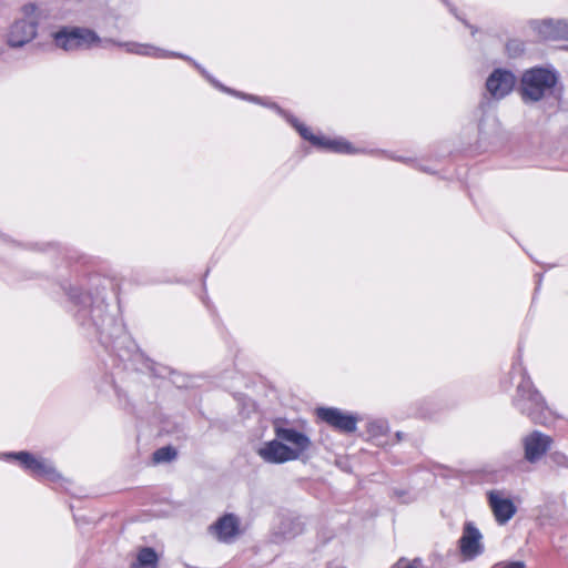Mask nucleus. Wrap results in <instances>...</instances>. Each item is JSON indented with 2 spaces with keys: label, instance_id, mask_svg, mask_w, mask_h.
Instances as JSON below:
<instances>
[{
  "label": "nucleus",
  "instance_id": "nucleus-16",
  "mask_svg": "<svg viewBox=\"0 0 568 568\" xmlns=\"http://www.w3.org/2000/svg\"><path fill=\"white\" fill-rule=\"evenodd\" d=\"M158 556L152 548H142L131 568H156Z\"/></svg>",
  "mask_w": 568,
  "mask_h": 568
},
{
  "label": "nucleus",
  "instance_id": "nucleus-9",
  "mask_svg": "<svg viewBox=\"0 0 568 568\" xmlns=\"http://www.w3.org/2000/svg\"><path fill=\"white\" fill-rule=\"evenodd\" d=\"M316 413L322 420L341 432L352 433L356 429V417L338 408H318Z\"/></svg>",
  "mask_w": 568,
  "mask_h": 568
},
{
  "label": "nucleus",
  "instance_id": "nucleus-1",
  "mask_svg": "<svg viewBox=\"0 0 568 568\" xmlns=\"http://www.w3.org/2000/svg\"><path fill=\"white\" fill-rule=\"evenodd\" d=\"M54 44L64 51L88 50L93 47L119 45L123 47L128 53L149 55L154 58L178 57L185 59L182 54L168 52L150 44L138 42H116L110 39H101L93 30L80 27H65L53 34Z\"/></svg>",
  "mask_w": 568,
  "mask_h": 568
},
{
  "label": "nucleus",
  "instance_id": "nucleus-14",
  "mask_svg": "<svg viewBox=\"0 0 568 568\" xmlns=\"http://www.w3.org/2000/svg\"><path fill=\"white\" fill-rule=\"evenodd\" d=\"M550 443V437L539 432L528 435L524 440L526 459L530 463L537 462L549 449Z\"/></svg>",
  "mask_w": 568,
  "mask_h": 568
},
{
  "label": "nucleus",
  "instance_id": "nucleus-10",
  "mask_svg": "<svg viewBox=\"0 0 568 568\" xmlns=\"http://www.w3.org/2000/svg\"><path fill=\"white\" fill-rule=\"evenodd\" d=\"M258 456L271 464H283L286 462L295 460L288 446L277 437L273 440L266 442L258 450Z\"/></svg>",
  "mask_w": 568,
  "mask_h": 568
},
{
  "label": "nucleus",
  "instance_id": "nucleus-7",
  "mask_svg": "<svg viewBox=\"0 0 568 568\" xmlns=\"http://www.w3.org/2000/svg\"><path fill=\"white\" fill-rule=\"evenodd\" d=\"M483 536L473 523H466L459 539V550L466 560H471L484 551Z\"/></svg>",
  "mask_w": 568,
  "mask_h": 568
},
{
  "label": "nucleus",
  "instance_id": "nucleus-6",
  "mask_svg": "<svg viewBox=\"0 0 568 568\" xmlns=\"http://www.w3.org/2000/svg\"><path fill=\"white\" fill-rule=\"evenodd\" d=\"M8 457H12L21 463L26 470L30 471L32 476L42 477L47 479H55L58 474L53 465L43 458H37L27 452H19L16 454H8Z\"/></svg>",
  "mask_w": 568,
  "mask_h": 568
},
{
  "label": "nucleus",
  "instance_id": "nucleus-2",
  "mask_svg": "<svg viewBox=\"0 0 568 568\" xmlns=\"http://www.w3.org/2000/svg\"><path fill=\"white\" fill-rule=\"evenodd\" d=\"M40 11L37 6L29 3L21 8L19 17L12 22L7 33V43L20 48L32 41L37 36Z\"/></svg>",
  "mask_w": 568,
  "mask_h": 568
},
{
  "label": "nucleus",
  "instance_id": "nucleus-11",
  "mask_svg": "<svg viewBox=\"0 0 568 568\" xmlns=\"http://www.w3.org/2000/svg\"><path fill=\"white\" fill-rule=\"evenodd\" d=\"M293 125L296 128V130L300 132V134L305 139L312 142L314 145L338 152V153H352V146L351 144L342 139H326L324 136H317L314 135L308 128L298 124L296 122H293Z\"/></svg>",
  "mask_w": 568,
  "mask_h": 568
},
{
  "label": "nucleus",
  "instance_id": "nucleus-12",
  "mask_svg": "<svg viewBox=\"0 0 568 568\" xmlns=\"http://www.w3.org/2000/svg\"><path fill=\"white\" fill-rule=\"evenodd\" d=\"M489 506L499 524H506L516 513L513 501L505 496L504 491L491 490L488 493Z\"/></svg>",
  "mask_w": 568,
  "mask_h": 568
},
{
  "label": "nucleus",
  "instance_id": "nucleus-13",
  "mask_svg": "<svg viewBox=\"0 0 568 568\" xmlns=\"http://www.w3.org/2000/svg\"><path fill=\"white\" fill-rule=\"evenodd\" d=\"M210 529L222 542L233 541L241 532L240 520L233 514L222 516Z\"/></svg>",
  "mask_w": 568,
  "mask_h": 568
},
{
  "label": "nucleus",
  "instance_id": "nucleus-18",
  "mask_svg": "<svg viewBox=\"0 0 568 568\" xmlns=\"http://www.w3.org/2000/svg\"><path fill=\"white\" fill-rule=\"evenodd\" d=\"M392 568H422V562L419 559L409 561L407 559L402 558Z\"/></svg>",
  "mask_w": 568,
  "mask_h": 568
},
{
  "label": "nucleus",
  "instance_id": "nucleus-3",
  "mask_svg": "<svg viewBox=\"0 0 568 568\" xmlns=\"http://www.w3.org/2000/svg\"><path fill=\"white\" fill-rule=\"evenodd\" d=\"M515 405L535 423L546 424L549 419V410L545 400L534 388L529 378H523L521 383L518 385Z\"/></svg>",
  "mask_w": 568,
  "mask_h": 568
},
{
  "label": "nucleus",
  "instance_id": "nucleus-4",
  "mask_svg": "<svg viewBox=\"0 0 568 568\" xmlns=\"http://www.w3.org/2000/svg\"><path fill=\"white\" fill-rule=\"evenodd\" d=\"M557 83V74L548 69L534 68L527 70L521 78V95L525 101H539L549 93Z\"/></svg>",
  "mask_w": 568,
  "mask_h": 568
},
{
  "label": "nucleus",
  "instance_id": "nucleus-5",
  "mask_svg": "<svg viewBox=\"0 0 568 568\" xmlns=\"http://www.w3.org/2000/svg\"><path fill=\"white\" fill-rule=\"evenodd\" d=\"M274 432L278 439L284 444H288V450L292 452L295 460L300 459L312 446V442L308 436L294 428L276 425Z\"/></svg>",
  "mask_w": 568,
  "mask_h": 568
},
{
  "label": "nucleus",
  "instance_id": "nucleus-19",
  "mask_svg": "<svg viewBox=\"0 0 568 568\" xmlns=\"http://www.w3.org/2000/svg\"><path fill=\"white\" fill-rule=\"evenodd\" d=\"M525 562L523 561H503L498 562L494 566V568H525Z\"/></svg>",
  "mask_w": 568,
  "mask_h": 568
},
{
  "label": "nucleus",
  "instance_id": "nucleus-15",
  "mask_svg": "<svg viewBox=\"0 0 568 568\" xmlns=\"http://www.w3.org/2000/svg\"><path fill=\"white\" fill-rule=\"evenodd\" d=\"M535 29L544 39H568V21L542 20L535 22Z\"/></svg>",
  "mask_w": 568,
  "mask_h": 568
},
{
  "label": "nucleus",
  "instance_id": "nucleus-8",
  "mask_svg": "<svg viewBox=\"0 0 568 568\" xmlns=\"http://www.w3.org/2000/svg\"><path fill=\"white\" fill-rule=\"evenodd\" d=\"M516 83L515 75L506 70H495L486 81V88L494 99H503L509 94Z\"/></svg>",
  "mask_w": 568,
  "mask_h": 568
},
{
  "label": "nucleus",
  "instance_id": "nucleus-17",
  "mask_svg": "<svg viewBox=\"0 0 568 568\" xmlns=\"http://www.w3.org/2000/svg\"><path fill=\"white\" fill-rule=\"evenodd\" d=\"M175 456H176L175 449L170 446H166V447L159 448L158 450L154 452L153 462L156 464L171 462L175 458Z\"/></svg>",
  "mask_w": 568,
  "mask_h": 568
}]
</instances>
